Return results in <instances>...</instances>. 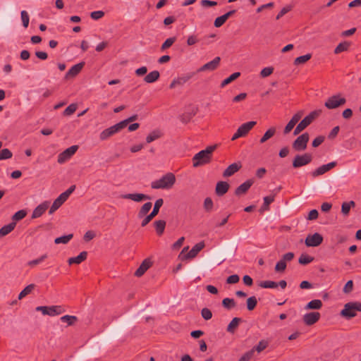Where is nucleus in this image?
<instances>
[{
	"mask_svg": "<svg viewBox=\"0 0 361 361\" xmlns=\"http://www.w3.org/2000/svg\"><path fill=\"white\" fill-rule=\"evenodd\" d=\"M36 311L41 312L44 315L56 316L64 312L65 310L60 305L38 306Z\"/></svg>",
	"mask_w": 361,
	"mask_h": 361,
	"instance_id": "nucleus-4",
	"label": "nucleus"
},
{
	"mask_svg": "<svg viewBox=\"0 0 361 361\" xmlns=\"http://www.w3.org/2000/svg\"><path fill=\"white\" fill-rule=\"evenodd\" d=\"M240 75V72L233 73L229 77H228L227 78H226L225 80H224L221 82V87H225L226 85H228L231 82H233L235 80H236Z\"/></svg>",
	"mask_w": 361,
	"mask_h": 361,
	"instance_id": "nucleus-41",
	"label": "nucleus"
},
{
	"mask_svg": "<svg viewBox=\"0 0 361 361\" xmlns=\"http://www.w3.org/2000/svg\"><path fill=\"white\" fill-rule=\"evenodd\" d=\"M268 341L265 340L260 341L258 344L255 346L253 348L251 349V350H254V353L255 351H257L258 353H261L262 350H264L267 346H268Z\"/></svg>",
	"mask_w": 361,
	"mask_h": 361,
	"instance_id": "nucleus-52",
	"label": "nucleus"
},
{
	"mask_svg": "<svg viewBox=\"0 0 361 361\" xmlns=\"http://www.w3.org/2000/svg\"><path fill=\"white\" fill-rule=\"evenodd\" d=\"M243 322V319L240 317H234L228 324L226 328L227 332L229 334H234L238 329L239 324Z\"/></svg>",
	"mask_w": 361,
	"mask_h": 361,
	"instance_id": "nucleus-28",
	"label": "nucleus"
},
{
	"mask_svg": "<svg viewBox=\"0 0 361 361\" xmlns=\"http://www.w3.org/2000/svg\"><path fill=\"white\" fill-rule=\"evenodd\" d=\"M323 242V237L321 234L315 233L313 235H308L305 238V243L307 247H317Z\"/></svg>",
	"mask_w": 361,
	"mask_h": 361,
	"instance_id": "nucleus-12",
	"label": "nucleus"
},
{
	"mask_svg": "<svg viewBox=\"0 0 361 361\" xmlns=\"http://www.w3.org/2000/svg\"><path fill=\"white\" fill-rule=\"evenodd\" d=\"M156 231L159 235H161L165 229L166 221L164 220H158L154 222Z\"/></svg>",
	"mask_w": 361,
	"mask_h": 361,
	"instance_id": "nucleus-38",
	"label": "nucleus"
},
{
	"mask_svg": "<svg viewBox=\"0 0 361 361\" xmlns=\"http://www.w3.org/2000/svg\"><path fill=\"white\" fill-rule=\"evenodd\" d=\"M312 57V54H307L305 55H302L300 56L297 57L294 61L295 65H300L306 63L307 61H309Z\"/></svg>",
	"mask_w": 361,
	"mask_h": 361,
	"instance_id": "nucleus-50",
	"label": "nucleus"
},
{
	"mask_svg": "<svg viewBox=\"0 0 361 361\" xmlns=\"http://www.w3.org/2000/svg\"><path fill=\"white\" fill-rule=\"evenodd\" d=\"M162 135L163 134L161 132V130H154L146 137V142L151 143L152 142L160 138L162 136Z\"/></svg>",
	"mask_w": 361,
	"mask_h": 361,
	"instance_id": "nucleus-37",
	"label": "nucleus"
},
{
	"mask_svg": "<svg viewBox=\"0 0 361 361\" xmlns=\"http://www.w3.org/2000/svg\"><path fill=\"white\" fill-rule=\"evenodd\" d=\"M345 103V98L341 97L340 94H335L327 99L324 103V106L328 109H334L344 105Z\"/></svg>",
	"mask_w": 361,
	"mask_h": 361,
	"instance_id": "nucleus-6",
	"label": "nucleus"
},
{
	"mask_svg": "<svg viewBox=\"0 0 361 361\" xmlns=\"http://www.w3.org/2000/svg\"><path fill=\"white\" fill-rule=\"evenodd\" d=\"M87 252L86 251L81 252L77 257H71L68 259V264H79L82 262L85 261L87 259Z\"/></svg>",
	"mask_w": 361,
	"mask_h": 361,
	"instance_id": "nucleus-29",
	"label": "nucleus"
},
{
	"mask_svg": "<svg viewBox=\"0 0 361 361\" xmlns=\"http://www.w3.org/2000/svg\"><path fill=\"white\" fill-rule=\"evenodd\" d=\"M152 207V204L150 202L145 203L141 208L140 209L137 216L139 219H142L146 216V214L149 212Z\"/></svg>",
	"mask_w": 361,
	"mask_h": 361,
	"instance_id": "nucleus-35",
	"label": "nucleus"
},
{
	"mask_svg": "<svg viewBox=\"0 0 361 361\" xmlns=\"http://www.w3.org/2000/svg\"><path fill=\"white\" fill-rule=\"evenodd\" d=\"M160 77V73L158 71H153L149 73L144 78V81L147 83H152L156 82Z\"/></svg>",
	"mask_w": 361,
	"mask_h": 361,
	"instance_id": "nucleus-30",
	"label": "nucleus"
},
{
	"mask_svg": "<svg viewBox=\"0 0 361 361\" xmlns=\"http://www.w3.org/2000/svg\"><path fill=\"white\" fill-rule=\"evenodd\" d=\"M312 161V155L310 153L303 154H297L292 162L294 169L300 168L311 163Z\"/></svg>",
	"mask_w": 361,
	"mask_h": 361,
	"instance_id": "nucleus-5",
	"label": "nucleus"
},
{
	"mask_svg": "<svg viewBox=\"0 0 361 361\" xmlns=\"http://www.w3.org/2000/svg\"><path fill=\"white\" fill-rule=\"evenodd\" d=\"M35 284H30L27 286L18 295V299L21 300L27 295L30 294L35 288Z\"/></svg>",
	"mask_w": 361,
	"mask_h": 361,
	"instance_id": "nucleus-45",
	"label": "nucleus"
},
{
	"mask_svg": "<svg viewBox=\"0 0 361 361\" xmlns=\"http://www.w3.org/2000/svg\"><path fill=\"white\" fill-rule=\"evenodd\" d=\"M66 201L59 195L53 202L51 206L49 214H52L54 213Z\"/></svg>",
	"mask_w": 361,
	"mask_h": 361,
	"instance_id": "nucleus-34",
	"label": "nucleus"
},
{
	"mask_svg": "<svg viewBox=\"0 0 361 361\" xmlns=\"http://www.w3.org/2000/svg\"><path fill=\"white\" fill-rule=\"evenodd\" d=\"M221 61V58L219 56L215 57L212 61L205 63L202 66H201L197 72H203L206 71H214L217 68Z\"/></svg>",
	"mask_w": 361,
	"mask_h": 361,
	"instance_id": "nucleus-18",
	"label": "nucleus"
},
{
	"mask_svg": "<svg viewBox=\"0 0 361 361\" xmlns=\"http://www.w3.org/2000/svg\"><path fill=\"white\" fill-rule=\"evenodd\" d=\"M122 199L131 200L136 202H140L146 200H151V197L142 193L123 194L120 196Z\"/></svg>",
	"mask_w": 361,
	"mask_h": 361,
	"instance_id": "nucleus-14",
	"label": "nucleus"
},
{
	"mask_svg": "<svg viewBox=\"0 0 361 361\" xmlns=\"http://www.w3.org/2000/svg\"><path fill=\"white\" fill-rule=\"evenodd\" d=\"M320 313L318 312H311L303 316V322L307 326L314 324L320 319Z\"/></svg>",
	"mask_w": 361,
	"mask_h": 361,
	"instance_id": "nucleus-17",
	"label": "nucleus"
},
{
	"mask_svg": "<svg viewBox=\"0 0 361 361\" xmlns=\"http://www.w3.org/2000/svg\"><path fill=\"white\" fill-rule=\"evenodd\" d=\"M73 235L72 233L66 235H63V236L56 238L54 240V243L56 244H60V243L67 244L73 238Z\"/></svg>",
	"mask_w": 361,
	"mask_h": 361,
	"instance_id": "nucleus-47",
	"label": "nucleus"
},
{
	"mask_svg": "<svg viewBox=\"0 0 361 361\" xmlns=\"http://www.w3.org/2000/svg\"><path fill=\"white\" fill-rule=\"evenodd\" d=\"M163 204L164 200L162 198H159L156 200L152 211L142 220L141 226L144 227L147 226L159 214V209L163 205Z\"/></svg>",
	"mask_w": 361,
	"mask_h": 361,
	"instance_id": "nucleus-8",
	"label": "nucleus"
},
{
	"mask_svg": "<svg viewBox=\"0 0 361 361\" xmlns=\"http://www.w3.org/2000/svg\"><path fill=\"white\" fill-rule=\"evenodd\" d=\"M322 307V302L316 299L309 302L305 307V310H319Z\"/></svg>",
	"mask_w": 361,
	"mask_h": 361,
	"instance_id": "nucleus-36",
	"label": "nucleus"
},
{
	"mask_svg": "<svg viewBox=\"0 0 361 361\" xmlns=\"http://www.w3.org/2000/svg\"><path fill=\"white\" fill-rule=\"evenodd\" d=\"M213 201L210 197H207L204 201V209L206 212H209L213 208Z\"/></svg>",
	"mask_w": 361,
	"mask_h": 361,
	"instance_id": "nucleus-58",
	"label": "nucleus"
},
{
	"mask_svg": "<svg viewBox=\"0 0 361 361\" xmlns=\"http://www.w3.org/2000/svg\"><path fill=\"white\" fill-rule=\"evenodd\" d=\"M229 184L227 182L225 181H219L216 183L215 192L216 194L218 196H222L225 195L228 189H229Z\"/></svg>",
	"mask_w": 361,
	"mask_h": 361,
	"instance_id": "nucleus-27",
	"label": "nucleus"
},
{
	"mask_svg": "<svg viewBox=\"0 0 361 361\" xmlns=\"http://www.w3.org/2000/svg\"><path fill=\"white\" fill-rule=\"evenodd\" d=\"M256 124V121L245 123L238 128L237 131L241 137H245Z\"/></svg>",
	"mask_w": 361,
	"mask_h": 361,
	"instance_id": "nucleus-26",
	"label": "nucleus"
},
{
	"mask_svg": "<svg viewBox=\"0 0 361 361\" xmlns=\"http://www.w3.org/2000/svg\"><path fill=\"white\" fill-rule=\"evenodd\" d=\"M274 71V68L273 67H266V68H264L261 72H260V75L262 78H266V77H268L269 75H270Z\"/></svg>",
	"mask_w": 361,
	"mask_h": 361,
	"instance_id": "nucleus-61",
	"label": "nucleus"
},
{
	"mask_svg": "<svg viewBox=\"0 0 361 361\" xmlns=\"http://www.w3.org/2000/svg\"><path fill=\"white\" fill-rule=\"evenodd\" d=\"M275 195L266 196L264 197V204L262 206L260 210H268L269 204L274 201Z\"/></svg>",
	"mask_w": 361,
	"mask_h": 361,
	"instance_id": "nucleus-43",
	"label": "nucleus"
},
{
	"mask_svg": "<svg viewBox=\"0 0 361 361\" xmlns=\"http://www.w3.org/2000/svg\"><path fill=\"white\" fill-rule=\"evenodd\" d=\"M27 215V212L24 209H21L16 212L12 216V222H16L20 221L25 217Z\"/></svg>",
	"mask_w": 361,
	"mask_h": 361,
	"instance_id": "nucleus-49",
	"label": "nucleus"
},
{
	"mask_svg": "<svg viewBox=\"0 0 361 361\" xmlns=\"http://www.w3.org/2000/svg\"><path fill=\"white\" fill-rule=\"evenodd\" d=\"M195 75V73H189L180 77L174 79L169 85L171 89L175 88L177 85L181 86L187 82Z\"/></svg>",
	"mask_w": 361,
	"mask_h": 361,
	"instance_id": "nucleus-16",
	"label": "nucleus"
},
{
	"mask_svg": "<svg viewBox=\"0 0 361 361\" xmlns=\"http://www.w3.org/2000/svg\"><path fill=\"white\" fill-rule=\"evenodd\" d=\"M13 156L11 151L8 149H3L0 152V160L11 159Z\"/></svg>",
	"mask_w": 361,
	"mask_h": 361,
	"instance_id": "nucleus-55",
	"label": "nucleus"
},
{
	"mask_svg": "<svg viewBox=\"0 0 361 361\" xmlns=\"http://www.w3.org/2000/svg\"><path fill=\"white\" fill-rule=\"evenodd\" d=\"M227 20L225 18V17L222 15L219 17H217L214 22V25L215 27H221L226 21Z\"/></svg>",
	"mask_w": 361,
	"mask_h": 361,
	"instance_id": "nucleus-60",
	"label": "nucleus"
},
{
	"mask_svg": "<svg viewBox=\"0 0 361 361\" xmlns=\"http://www.w3.org/2000/svg\"><path fill=\"white\" fill-rule=\"evenodd\" d=\"M314 260V257L306 254H302L299 257L298 262L302 265H307Z\"/></svg>",
	"mask_w": 361,
	"mask_h": 361,
	"instance_id": "nucleus-44",
	"label": "nucleus"
},
{
	"mask_svg": "<svg viewBox=\"0 0 361 361\" xmlns=\"http://www.w3.org/2000/svg\"><path fill=\"white\" fill-rule=\"evenodd\" d=\"M76 109H77V104H71L68 107H66V109L63 111V114L64 116H71L75 113Z\"/></svg>",
	"mask_w": 361,
	"mask_h": 361,
	"instance_id": "nucleus-56",
	"label": "nucleus"
},
{
	"mask_svg": "<svg viewBox=\"0 0 361 361\" xmlns=\"http://www.w3.org/2000/svg\"><path fill=\"white\" fill-rule=\"evenodd\" d=\"M49 206V202L48 201H45L42 204H39L32 212V219L40 217L48 209Z\"/></svg>",
	"mask_w": 361,
	"mask_h": 361,
	"instance_id": "nucleus-24",
	"label": "nucleus"
},
{
	"mask_svg": "<svg viewBox=\"0 0 361 361\" xmlns=\"http://www.w3.org/2000/svg\"><path fill=\"white\" fill-rule=\"evenodd\" d=\"M337 165L336 161H332L327 164H324L313 171L311 172V175L313 178H316L317 176H322L326 173L327 171H330L333 168H334Z\"/></svg>",
	"mask_w": 361,
	"mask_h": 361,
	"instance_id": "nucleus-13",
	"label": "nucleus"
},
{
	"mask_svg": "<svg viewBox=\"0 0 361 361\" xmlns=\"http://www.w3.org/2000/svg\"><path fill=\"white\" fill-rule=\"evenodd\" d=\"M322 114L321 109L314 110L309 114L305 118L309 121L310 123H312V121L317 118L320 114Z\"/></svg>",
	"mask_w": 361,
	"mask_h": 361,
	"instance_id": "nucleus-53",
	"label": "nucleus"
},
{
	"mask_svg": "<svg viewBox=\"0 0 361 361\" xmlns=\"http://www.w3.org/2000/svg\"><path fill=\"white\" fill-rule=\"evenodd\" d=\"M16 222H11L0 228V238H2L10 233L16 227Z\"/></svg>",
	"mask_w": 361,
	"mask_h": 361,
	"instance_id": "nucleus-31",
	"label": "nucleus"
},
{
	"mask_svg": "<svg viewBox=\"0 0 361 361\" xmlns=\"http://www.w3.org/2000/svg\"><path fill=\"white\" fill-rule=\"evenodd\" d=\"M259 286L263 288H276L278 284L276 282L273 281H263L259 283Z\"/></svg>",
	"mask_w": 361,
	"mask_h": 361,
	"instance_id": "nucleus-51",
	"label": "nucleus"
},
{
	"mask_svg": "<svg viewBox=\"0 0 361 361\" xmlns=\"http://www.w3.org/2000/svg\"><path fill=\"white\" fill-rule=\"evenodd\" d=\"M303 115V111H300L297 114H295L292 118L290 120V121L288 123L286 126L284 128V134L289 133L291 130L294 128V126L296 125V123L300 121V119L302 118Z\"/></svg>",
	"mask_w": 361,
	"mask_h": 361,
	"instance_id": "nucleus-19",
	"label": "nucleus"
},
{
	"mask_svg": "<svg viewBox=\"0 0 361 361\" xmlns=\"http://www.w3.org/2000/svg\"><path fill=\"white\" fill-rule=\"evenodd\" d=\"M257 304V300L255 296H251L247 299V309L249 311L253 310Z\"/></svg>",
	"mask_w": 361,
	"mask_h": 361,
	"instance_id": "nucleus-48",
	"label": "nucleus"
},
{
	"mask_svg": "<svg viewBox=\"0 0 361 361\" xmlns=\"http://www.w3.org/2000/svg\"><path fill=\"white\" fill-rule=\"evenodd\" d=\"M78 149V145H73L65 149L58 155V163L61 164L65 163L77 152Z\"/></svg>",
	"mask_w": 361,
	"mask_h": 361,
	"instance_id": "nucleus-10",
	"label": "nucleus"
},
{
	"mask_svg": "<svg viewBox=\"0 0 361 361\" xmlns=\"http://www.w3.org/2000/svg\"><path fill=\"white\" fill-rule=\"evenodd\" d=\"M176 182V177L173 173H168L160 179L153 181L151 187L153 189H169Z\"/></svg>",
	"mask_w": 361,
	"mask_h": 361,
	"instance_id": "nucleus-2",
	"label": "nucleus"
},
{
	"mask_svg": "<svg viewBox=\"0 0 361 361\" xmlns=\"http://www.w3.org/2000/svg\"><path fill=\"white\" fill-rule=\"evenodd\" d=\"M357 312H361V302H349L344 305L340 315L346 319H350L357 315Z\"/></svg>",
	"mask_w": 361,
	"mask_h": 361,
	"instance_id": "nucleus-3",
	"label": "nucleus"
},
{
	"mask_svg": "<svg viewBox=\"0 0 361 361\" xmlns=\"http://www.w3.org/2000/svg\"><path fill=\"white\" fill-rule=\"evenodd\" d=\"M218 145L208 146L205 149L197 153L192 158V165L198 167L209 164L212 161V153L217 148Z\"/></svg>",
	"mask_w": 361,
	"mask_h": 361,
	"instance_id": "nucleus-1",
	"label": "nucleus"
},
{
	"mask_svg": "<svg viewBox=\"0 0 361 361\" xmlns=\"http://www.w3.org/2000/svg\"><path fill=\"white\" fill-rule=\"evenodd\" d=\"M222 305L227 310H231L235 307L236 303L233 298H226L222 300Z\"/></svg>",
	"mask_w": 361,
	"mask_h": 361,
	"instance_id": "nucleus-42",
	"label": "nucleus"
},
{
	"mask_svg": "<svg viewBox=\"0 0 361 361\" xmlns=\"http://www.w3.org/2000/svg\"><path fill=\"white\" fill-rule=\"evenodd\" d=\"M351 43L348 41H344L339 43L337 47L335 48L334 52L335 54H338L343 51H348Z\"/></svg>",
	"mask_w": 361,
	"mask_h": 361,
	"instance_id": "nucleus-33",
	"label": "nucleus"
},
{
	"mask_svg": "<svg viewBox=\"0 0 361 361\" xmlns=\"http://www.w3.org/2000/svg\"><path fill=\"white\" fill-rule=\"evenodd\" d=\"M254 356V350H249L244 353L238 361H249Z\"/></svg>",
	"mask_w": 361,
	"mask_h": 361,
	"instance_id": "nucleus-62",
	"label": "nucleus"
},
{
	"mask_svg": "<svg viewBox=\"0 0 361 361\" xmlns=\"http://www.w3.org/2000/svg\"><path fill=\"white\" fill-rule=\"evenodd\" d=\"M201 314H202V317L205 319V320H209L212 317V313L211 312V310L208 308H203L201 311Z\"/></svg>",
	"mask_w": 361,
	"mask_h": 361,
	"instance_id": "nucleus-64",
	"label": "nucleus"
},
{
	"mask_svg": "<svg viewBox=\"0 0 361 361\" xmlns=\"http://www.w3.org/2000/svg\"><path fill=\"white\" fill-rule=\"evenodd\" d=\"M294 253L289 252L284 254L282 258L276 264L274 270L276 272H283L286 269V262H290L294 258Z\"/></svg>",
	"mask_w": 361,
	"mask_h": 361,
	"instance_id": "nucleus-9",
	"label": "nucleus"
},
{
	"mask_svg": "<svg viewBox=\"0 0 361 361\" xmlns=\"http://www.w3.org/2000/svg\"><path fill=\"white\" fill-rule=\"evenodd\" d=\"M242 167L240 162H235L229 165L223 172L224 178L230 177L238 171Z\"/></svg>",
	"mask_w": 361,
	"mask_h": 361,
	"instance_id": "nucleus-22",
	"label": "nucleus"
},
{
	"mask_svg": "<svg viewBox=\"0 0 361 361\" xmlns=\"http://www.w3.org/2000/svg\"><path fill=\"white\" fill-rule=\"evenodd\" d=\"M123 129V127L121 126L120 123H118L110 128H108L104 130L99 135V139L101 140H105L109 137L113 136L116 133L119 132Z\"/></svg>",
	"mask_w": 361,
	"mask_h": 361,
	"instance_id": "nucleus-11",
	"label": "nucleus"
},
{
	"mask_svg": "<svg viewBox=\"0 0 361 361\" xmlns=\"http://www.w3.org/2000/svg\"><path fill=\"white\" fill-rule=\"evenodd\" d=\"M104 12L102 11H96L90 13V17L92 19L97 20L104 16Z\"/></svg>",
	"mask_w": 361,
	"mask_h": 361,
	"instance_id": "nucleus-63",
	"label": "nucleus"
},
{
	"mask_svg": "<svg viewBox=\"0 0 361 361\" xmlns=\"http://www.w3.org/2000/svg\"><path fill=\"white\" fill-rule=\"evenodd\" d=\"M254 180L252 179H249L240 185L235 190V195L238 196H240L242 195H245L250 188L252 185Z\"/></svg>",
	"mask_w": 361,
	"mask_h": 361,
	"instance_id": "nucleus-23",
	"label": "nucleus"
},
{
	"mask_svg": "<svg viewBox=\"0 0 361 361\" xmlns=\"http://www.w3.org/2000/svg\"><path fill=\"white\" fill-rule=\"evenodd\" d=\"M355 203L354 201H350L348 202H343L341 205V212L343 215H348L351 207H355Z\"/></svg>",
	"mask_w": 361,
	"mask_h": 361,
	"instance_id": "nucleus-40",
	"label": "nucleus"
},
{
	"mask_svg": "<svg viewBox=\"0 0 361 361\" xmlns=\"http://www.w3.org/2000/svg\"><path fill=\"white\" fill-rule=\"evenodd\" d=\"M176 37H170L165 40V42L162 44L161 47V50H165L168 48H169L172 44L176 42Z\"/></svg>",
	"mask_w": 361,
	"mask_h": 361,
	"instance_id": "nucleus-57",
	"label": "nucleus"
},
{
	"mask_svg": "<svg viewBox=\"0 0 361 361\" xmlns=\"http://www.w3.org/2000/svg\"><path fill=\"white\" fill-rule=\"evenodd\" d=\"M198 108L195 106H190L188 112L184 113L180 116V121L184 123H188L190 119L197 113Z\"/></svg>",
	"mask_w": 361,
	"mask_h": 361,
	"instance_id": "nucleus-25",
	"label": "nucleus"
},
{
	"mask_svg": "<svg viewBox=\"0 0 361 361\" xmlns=\"http://www.w3.org/2000/svg\"><path fill=\"white\" fill-rule=\"evenodd\" d=\"M20 17L23 23V25L25 28H27L29 25L30 18L26 11H22L20 12Z\"/></svg>",
	"mask_w": 361,
	"mask_h": 361,
	"instance_id": "nucleus-54",
	"label": "nucleus"
},
{
	"mask_svg": "<svg viewBox=\"0 0 361 361\" xmlns=\"http://www.w3.org/2000/svg\"><path fill=\"white\" fill-rule=\"evenodd\" d=\"M61 321L67 323L68 326H72L78 321L75 316L64 315L61 317Z\"/></svg>",
	"mask_w": 361,
	"mask_h": 361,
	"instance_id": "nucleus-46",
	"label": "nucleus"
},
{
	"mask_svg": "<svg viewBox=\"0 0 361 361\" xmlns=\"http://www.w3.org/2000/svg\"><path fill=\"white\" fill-rule=\"evenodd\" d=\"M311 123L309 122V121H307V119H306L305 118H304L298 124V126H296V128H295L294 131H293V135H297L298 134H300L303 130H305L309 125H310Z\"/></svg>",
	"mask_w": 361,
	"mask_h": 361,
	"instance_id": "nucleus-32",
	"label": "nucleus"
},
{
	"mask_svg": "<svg viewBox=\"0 0 361 361\" xmlns=\"http://www.w3.org/2000/svg\"><path fill=\"white\" fill-rule=\"evenodd\" d=\"M310 139V135L305 133L299 135L293 142L292 147L295 151H304L307 148V145Z\"/></svg>",
	"mask_w": 361,
	"mask_h": 361,
	"instance_id": "nucleus-7",
	"label": "nucleus"
},
{
	"mask_svg": "<svg viewBox=\"0 0 361 361\" xmlns=\"http://www.w3.org/2000/svg\"><path fill=\"white\" fill-rule=\"evenodd\" d=\"M276 133V128L272 127V128H270L269 130H267L265 133L264 134V135L262 137V138L260 139L259 140V142L261 144L265 142L266 141H267L269 139H270L271 137H272L274 134Z\"/></svg>",
	"mask_w": 361,
	"mask_h": 361,
	"instance_id": "nucleus-39",
	"label": "nucleus"
},
{
	"mask_svg": "<svg viewBox=\"0 0 361 361\" xmlns=\"http://www.w3.org/2000/svg\"><path fill=\"white\" fill-rule=\"evenodd\" d=\"M152 265V262L149 258H146L143 260V262L141 263L140 267L137 269V270L135 272V276L137 277L142 276L145 271Z\"/></svg>",
	"mask_w": 361,
	"mask_h": 361,
	"instance_id": "nucleus-21",
	"label": "nucleus"
},
{
	"mask_svg": "<svg viewBox=\"0 0 361 361\" xmlns=\"http://www.w3.org/2000/svg\"><path fill=\"white\" fill-rule=\"evenodd\" d=\"M205 246L204 242L202 241L195 244L192 249L182 257V259H192L200 252Z\"/></svg>",
	"mask_w": 361,
	"mask_h": 361,
	"instance_id": "nucleus-15",
	"label": "nucleus"
},
{
	"mask_svg": "<svg viewBox=\"0 0 361 361\" xmlns=\"http://www.w3.org/2000/svg\"><path fill=\"white\" fill-rule=\"evenodd\" d=\"M85 66V62H80L72 66L65 75V79L68 80L70 78L75 77L82 69Z\"/></svg>",
	"mask_w": 361,
	"mask_h": 361,
	"instance_id": "nucleus-20",
	"label": "nucleus"
},
{
	"mask_svg": "<svg viewBox=\"0 0 361 361\" xmlns=\"http://www.w3.org/2000/svg\"><path fill=\"white\" fill-rule=\"evenodd\" d=\"M137 118H138V116L137 114H135V115H133L132 116H130V117L128 118L127 119H125L119 123H121V126L123 127V128H124L127 126V125L129 123L136 121L137 119Z\"/></svg>",
	"mask_w": 361,
	"mask_h": 361,
	"instance_id": "nucleus-59",
	"label": "nucleus"
}]
</instances>
